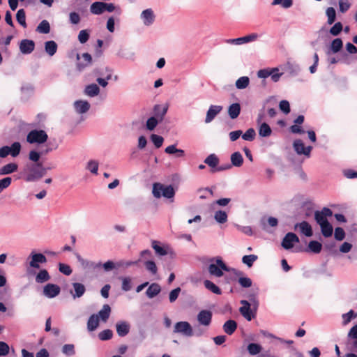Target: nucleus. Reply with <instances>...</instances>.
<instances>
[{
  "instance_id": "35",
  "label": "nucleus",
  "mask_w": 357,
  "mask_h": 357,
  "mask_svg": "<svg viewBox=\"0 0 357 357\" xmlns=\"http://www.w3.org/2000/svg\"><path fill=\"white\" fill-rule=\"evenodd\" d=\"M236 275L240 276L238 280V282L242 287L248 288L252 286V280L250 278L241 276L243 275V273L241 271H237L236 273Z\"/></svg>"
},
{
  "instance_id": "58",
  "label": "nucleus",
  "mask_w": 357,
  "mask_h": 357,
  "mask_svg": "<svg viewBox=\"0 0 357 357\" xmlns=\"http://www.w3.org/2000/svg\"><path fill=\"white\" fill-rule=\"evenodd\" d=\"M145 267L147 271L155 275L157 273L158 268L155 263L152 260H146L144 262Z\"/></svg>"
},
{
  "instance_id": "9",
  "label": "nucleus",
  "mask_w": 357,
  "mask_h": 357,
  "mask_svg": "<svg viewBox=\"0 0 357 357\" xmlns=\"http://www.w3.org/2000/svg\"><path fill=\"white\" fill-rule=\"evenodd\" d=\"M333 215L332 211L326 207L322 208L321 211H316L314 212V219L319 225L328 222L327 218Z\"/></svg>"
},
{
  "instance_id": "57",
  "label": "nucleus",
  "mask_w": 357,
  "mask_h": 357,
  "mask_svg": "<svg viewBox=\"0 0 357 357\" xmlns=\"http://www.w3.org/2000/svg\"><path fill=\"white\" fill-rule=\"evenodd\" d=\"M86 169L92 174H97L98 169V162L93 160H89L87 162Z\"/></svg>"
},
{
  "instance_id": "36",
  "label": "nucleus",
  "mask_w": 357,
  "mask_h": 357,
  "mask_svg": "<svg viewBox=\"0 0 357 357\" xmlns=\"http://www.w3.org/2000/svg\"><path fill=\"white\" fill-rule=\"evenodd\" d=\"M45 50L47 54L52 56L57 50V44L54 40H49L45 43Z\"/></svg>"
},
{
  "instance_id": "21",
  "label": "nucleus",
  "mask_w": 357,
  "mask_h": 357,
  "mask_svg": "<svg viewBox=\"0 0 357 357\" xmlns=\"http://www.w3.org/2000/svg\"><path fill=\"white\" fill-rule=\"evenodd\" d=\"M73 291H71L70 294L74 298L82 297L86 291L85 286L79 282L73 283Z\"/></svg>"
},
{
  "instance_id": "5",
  "label": "nucleus",
  "mask_w": 357,
  "mask_h": 357,
  "mask_svg": "<svg viewBox=\"0 0 357 357\" xmlns=\"http://www.w3.org/2000/svg\"><path fill=\"white\" fill-rule=\"evenodd\" d=\"M215 264H211L208 266V272L211 275L220 278L223 275V271H229V268L220 257H217L215 259Z\"/></svg>"
},
{
  "instance_id": "11",
  "label": "nucleus",
  "mask_w": 357,
  "mask_h": 357,
  "mask_svg": "<svg viewBox=\"0 0 357 357\" xmlns=\"http://www.w3.org/2000/svg\"><path fill=\"white\" fill-rule=\"evenodd\" d=\"M295 151L298 155H305L309 156L312 149V146H309L305 147L303 142L301 139H296L293 144Z\"/></svg>"
},
{
  "instance_id": "23",
  "label": "nucleus",
  "mask_w": 357,
  "mask_h": 357,
  "mask_svg": "<svg viewBox=\"0 0 357 357\" xmlns=\"http://www.w3.org/2000/svg\"><path fill=\"white\" fill-rule=\"evenodd\" d=\"M111 313V307L108 304L103 305L102 309L98 312V314H96L98 316V319L102 321L103 322H106Z\"/></svg>"
},
{
  "instance_id": "33",
  "label": "nucleus",
  "mask_w": 357,
  "mask_h": 357,
  "mask_svg": "<svg viewBox=\"0 0 357 357\" xmlns=\"http://www.w3.org/2000/svg\"><path fill=\"white\" fill-rule=\"evenodd\" d=\"M258 132L260 137H268L271 136L272 130L268 123H262L259 127Z\"/></svg>"
},
{
  "instance_id": "64",
  "label": "nucleus",
  "mask_w": 357,
  "mask_h": 357,
  "mask_svg": "<svg viewBox=\"0 0 357 357\" xmlns=\"http://www.w3.org/2000/svg\"><path fill=\"white\" fill-rule=\"evenodd\" d=\"M89 38V33L88 30H81L78 34V40L80 43L84 44Z\"/></svg>"
},
{
  "instance_id": "6",
  "label": "nucleus",
  "mask_w": 357,
  "mask_h": 357,
  "mask_svg": "<svg viewBox=\"0 0 357 357\" xmlns=\"http://www.w3.org/2000/svg\"><path fill=\"white\" fill-rule=\"evenodd\" d=\"M174 333L181 334L185 337H192L194 335L193 328L190 324L185 321L176 322L174 327Z\"/></svg>"
},
{
  "instance_id": "62",
  "label": "nucleus",
  "mask_w": 357,
  "mask_h": 357,
  "mask_svg": "<svg viewBox=\"0 0 357 357\" xmlns=\"http://www.w3.org/2000/svg\"><path fill=\"white\" fill-rule=\"evenodd\" d=\"M151 139L152 142L154 144L155 146L158 149L160 148L162 145V143L164 141V139L162 137L155 135V134H152L151 135Z\"/></svg>"
},
{
  "instance_id": "8",
  "label": "nucleus",
  "mask_w": 357,
  "mask_h": 357,
  "mask_svg": "<svg viewBox=\"0 0 357 357\" xmlns=\"http://www.w3.org/2000/svg\"><path fill=\"white\" fill-rule=\"evenodd\" d=\"M212 316L211 311L202 310L197 314V319L200 326L208 328L211 324Z\"/></svg>"
},
{
  "instance_id": "55",
  "label": "nucleus",
  "mask_w": 357,
  "mask_h": 357,
  "mask_svg": "<svg viewBox=\"0 0 357 357\" xmlns=\"http://www.w3.org/2000/svg\"><path fill=\"white\" fill-rule=\"evenodd\" d=\"M257 256L255 255H245L242 258V261L248 267H251L252 266L253 263L257 259Z\"/></svg>"
},
{
  "instance_id": "59",
  "label": "nucleus",
  "mask_w": 357,
  "mask_h": 357,
  "mask_svg": "<svg viewBox=\"0 0 357 357\" xmlns=\"http://www.w3.org/2000/svg\"><path fill=\"white\" fill-rule=\"evenodd\" d=\"M152 248L154 249L155 252L160 256H165L167 254L166 250L164 248L159 245L158 243L156 241H153L152 242Z\"/></svg>"
},
{
  "instance_id": "56",
  "label": "nucleus",
  "mask_w": 357,
  "mask_h": 357,
  "mask_svg": "<svg viewBox=\"0 0 357 357\" xmlns=\"http://www.w3.org/2000/svg\"><path fill=\"white\" fill-rule=\"evenodd\" d=\"M112 336L113 332L109 329H105L98 333V338L102 341L109 340Z\"/></svg>"
},
{
  "instance_id": "27",
  "label": "nucleus",
  "mask_w": 357,
  "mask_h": 357,
  "mask_svg": "<svg viewBox=\"0 0 357 357\" xmlns=\"http://www.w3.org/2000/svg\"><path fill=\"white\" fill-rule=\"evenodd\" d=\"M204 163L211 167L212 169H215L219 164V158L215 153H211L205 158Z\"/></svg>"
},
{
  "instance_id": "50",
  "label": "nucleus",
  "mask_w": 357,
  "mask_h": 357,
  "mask_svg": "<svg viewBox=\"0 0 357 357\" xmlns=\"http://www.w3.org/2000/svg\"><path fill=\"white\" fill-rule=\"evenodd\" d=\"M16 19L21 26H22L23 27L26 26V14L24 9H20L17 10L16 14Z\"/></svg>"
},
{
  "instance_id": "29",
  "label": "nucleus",
  "mask_w": 357,
  "mask_h": 357,
  "mask_svg": "<svg viewBox=\"0 0 357 357\" xmlns=\"http://www.w3.org/2000/svg\"><path fill=\"white\" fill-rule=\"evenodd\" d=\"M36 282L42 284L50 280V275L46 269L40 270L36 275Z\"/></svg>"
},
{
  "instance_id": "41",
  "label": "nucleus",
  "mask_w": 357,
  "mask_h": 357,
  "mask_svg": "<svg viewBox=\"0 0 357 357\" xmlns=\"http://www.w3.org/2000/svg\"><path fill=\"white\" fill-rule=\"evenodd\" d=\"M36 31L40 33H49L50 31V25L47 20H43L37 26Z\"/></svg>"
},
{
  "instance_id": "19",
  "label": "nucleus",
  "mask_w": 357,
  "mask_h": 357,
  "mask_svg": "<svg viewBox=\"0 0 357 357\" xmlns=\"http://www.w3.org/2000/svg\"><path fill=\"white\" fill-rule=\"evenodd\" d=\"M74 107L77 113L84 114L89 110L91 105L88 101L79 100L74 102Z\"/></svg>"
},
{
  "instance_id": "44",
  "label": "nucleus",
  "mask_w": 357,
  "mask_h": 357,
  "mask_svg": "<svg viewBox=\"0 0 357 357\" xmlns=\"http://www.w3.org/2000/svg\"><path fill=\"white\" fill-rule=\"evenodd\" d=\"M300 67L298 64H294L288 62L286 66L287 72L291 76H296L300 72Z\"/></svg>"
},
{
  "instance_id": "42",
  "label": "nucleus",
  "mask_w": 357,
  "mask_h": 357,
  "mask_svg": "<svg viewBox=\"0 0 357 357\" xmlns=\"http://www.w3.org/2000/svg\"><path fill=\"white\" fill-rule=\"evenodd\" d=\"M197 192L201 199H205L208 198L209 196L213 195V190L210 188H200L197 190Z\"/></svg>"
},
{
  "instance_id": "43",
  "label": "nucleus",
  "mask_w": 357,
  "mask_h": 357,
  "mask_svg": "<svg viewBox=\"0 0 357 357\" xmlns=\"http://www.w3.org/2000/svg\"><path fill=\"white\" fill-rule=\"evenodd\" d=\"M248 351L249 352V354L250 355H257V354H260L261 350H262V347L259 344H257V343H250L248 345Z\"/></svg>"
},
{
  "instance_id": "1",
  "label": "nucleus",
  "mask_w": 357,
  "mask_h": 357,
  "mask_svg": "<svg viewBox=\"0 0 357 357\" xmlns=\"http://www.w3.org/2000/svg\"><path fill=\"white\" fill-rule=\"evenodd\" d=\"M47 169L44 167L42 163H29L24 167L26 174L25 180L28 182H33L40 179L47 172Z\"/></svg>"
},
{
  "instance_id": "53",
  "label": "nucleus",
  "mask_w": 357,
  "mask_h": 357,
  "mask_svg": "<svg viewBox=\"0 0 357 357\" xmlns=\"http://www.w3.org/2000/svg\"><path fill=\"white\" fill-rule=\"evenodd\" d=\"M322 245L317 241H311L308 244L309 250L314 253H319L321 250Z\"/></svg>"
},
{
  "instance_id": "45",
  "label": "nucleus",
  "mask_w": 357,
  "mask_h": 357,
  "mask_svg": "<svg viewBox=\"0 0 357 357\" xmlns=\"http://www.w3.org/2000/svg\"><path fill=\"white\" fill-rule=\"evenodd\" d=\"M160 122L161 121H159L156 117L151 116L146 121V128L149 131H152L156 128Z\"/></svg>"
},
{
  "instance_id": "22",
  "label": "nucleus",
  "mask_w": 357,
  "mask_h": 357,
  "mask_svg": "<svg viewBox=\"0 0 357 357\" xmlns=\"http://www.w3.org/2000/svg\"><path fill=\"white\" fill-rule=\"evenodd\" d=\"M18 165L15 162L8 163L0 168V175H7L17 172Z\"/></svg>"
},
{
  "instance_id": "12",
  "label": "nucleus",
  "mask_w": 357,
  "mask_h": 357,
  "mask_svg": "<svg viewBox=\"0 0 357 357\" xmlns=\"http://www.w3.org/2000/svg\"><path fill=\"white\" fill-rule=\"evenodd\" d=\"M19 48L23 54H29L34 50L35 43L32 40H22L20 43Z\"/></svg>"
},
{
  "instance_id": "20",
  "label": "nucleus",
  "mask_w": 357,
  "mask_h": 357,
  "mask_svg": "<svg viewBox=\"0 0 357 357\" xmlns=\"http://www.w3.org/2000/svg\"><path fill=\"white\" fill-rule=\"evenodd\" d=\"M299 228L300 231L307 237H310L312 236V229L311 225L306 221H303L300 223H297L295 225V229Z\"/></svg>"
},
{
  "instance_id": "18",
  "label": "nucleus",
  "mask_w": 357,
  "mask_h": 357,
  "mask_svg": "<svg viewBox=\"0 0 357 357\" xmlns=\"http://www.w3.org/2000/svg\"><path fill=\"white\" fill-rule=\"evenodd\" d=\"M258 38V35L257 33H251L250 35L235 38V39H229L227 40L228 43L234 44V45H242L244 43H247L249 42H252Z\"/></svg>"
},
{
  "instance_id": "15",
  "label": "nucleus",
  "mask_w": 357,
  "mask_h": 357,
  "mask_svg": "<svg viewBox=\"0 0 357 357\" xmlns=\"http://www.w3.org/2000/svg\"><path fill=\"white\" fill-rule=\"evenodd\" d=\"M60 293V287L54 284H47L43 288V294L47 298H54Z\"/></svg>"
},
{
  "instance_id": "26",
  "label": "nucleus",
  "mask_w": 357,
  "mask_h": 357,
  "mask_svg": "<svg viewBox=\"0 0 357 357\" xmlns=\"http://www.w3.org/2000/svg\"><path fill=\"white\" fill-rule=\"evenodd\" d=\"M99 321L98 316L93 314L91 315L87 321V329L89 331L91 332L95 331L99 326Z\"/></svg>"
},
{
  "instance_id": "40",
  "label": "nucleus",
  "mask_w": 357,
  "mask_h": 357,
  "mask_svg": "<svg viewBox=\"0 0 357 357\" xmlns=\"http://www.w3.org/2000/svg\"><path fill=\"white\" fill-rule=\"evenodd\" d=\"M204 287L208 290L211 291L213 294H215L218 295H220L222 294L220 289L216 284H215L213 282H212L211 281H210L208 280H206L204 282Z\"/></svg>"
},
{
  "instance_id": "3",
  "label": "nucleus",
  "mask_w": 357,
  "mask_h": 357,
  "mask_svg": "<svg viewBox=\"0 0 357 357\" xmlns=\"http://www.w3.org/2000/svg\"><path fill=\"white\" fill-rule=\"evenodd\" d=\"M152 193L154 197L158 199L162 197L167 199H173L175 195V190L171 185H165L160 183H155L153 185Z\"/></svg>"
},
{
  "instance_id": "4",
  "label": "nucleus",
  "mask_w": 357,
  "mask_h": 357,
  "mask_svg": "<svg viewBox=\"0 0 357 357\" xmlns=\"http://www.w3.org/2000/svg\"><path fill=\"white\" fill-rule=\"evenodd\" d=\"M48 135L43 130H32L26 135V142L29 144H42L47 142Z\"/></svg>"
},
{
  "instance_id": "24",
  "label": "nucleus",
  "mask_w": 357,
  "mask_h": 357,
  "mask_svg": "<svg viewBox=\"0 0 357 357\" xmlns=\"http://www.w3.org/2000/svg\"><path fill=\"white\" fill-rule=\"evenodd\" d=\"M167 105L162 106L160 105H155L153 108L155 112L154 117H156L159 121H162L167 114Z\"/></svg>"
},
{
  "instance_id": "17",
  "label": "nucleus",
  "mask_w": 357,
  "mask_h": 357,
  "mask_svg": "<svg viewBox=\"0 0 357 357\" xmlns=\"http://www.w3.org/2000/svg\"><path fill=\"white\" fill-rule=\"evenodd\" d=\"M116 330L119 337H125L130 332V324L126 321H119L116 324Z\"/></svg>"
},
{
  "instance_id": "28",
  "label": "nucleus",
  "mask_w": 357,
  "mask_h": 357,
  "mask_svg": "<svg viewBox=\"0 0 357 357\" xmlns=\"http://www.w3.org/2000/svg\"><path fill=\"white\" fill-rule=\"evenodd\" d=\"M160 291V286L157 283H153L147 289L146 294L149 298H153L156 296Z\"/></svg>"
},
{
  "instance_id": "48",
  "label": "nucleus",
  "mask_w": 357,
  "mask_h": 357,
  "mask_svg": "<svg viewBox=\"0 0 357 357\" xmlns=\"http://www.w3.org/2000/svg\"><path fill=\"white\" fill-rule=\"evenodd\" d=\"M214 218L218 223L222 224L227 222V214L225 211L220 210L215 213Z\"/></svg>"
},
{
  "instance_id": "38",
  "label": "nucleus",
  "mask_w": 357,
  "mask_h": 357,
  "mask_svg": "<svg viewBox=\"0 0 357 357\" xmlns=\"http://www.w3.org/2000/svg\"><path fill=\"white\" fill-rule=\"evenodd\" d=\"M167 154H175L176 157L181 158L184 156V151L183 149H178L175 144L170 145L165 149Z\"/></svg>"
},
{
  "instance_id": "60",
  "label": "nucleus",
  "mask_w": 357,
  "mask_h": 357,
  "mask_svg": "<svg viewBox=\"0 0 357 357\" xmlns=\"http://www.w3.org/2000/svg\"><path fill=\"white\" fill-rule=\"evenodd\" d=\"M357 317V314H355L354 312L351 310L347 313L342 314L343 324H348L351 320Z\"/></svg>"
},
{
  "instance_id": "34",
  "label": "nucleus",
  "mask_w": 357,
  "mask_h": 357,
  "mask_svg": "<svg viewBox=\"0 0 357 357\" xmlns=\"http://www.w3.org/2000/svg\"><path fill=\"white\" fill-rule=\"evenodd\" d=\"M231 162L234 167H239L243 163V158L240 152H234L231 155Z\"/></svg>"
},
{
  "instance_id": "31",
  "label": "nucleus",
  "mask_w": 357,
  "mask_h": 357,
  "mask_svg": "<svg viewBox=\"0 0 357 357\" xmlns=\"http://www.w3.org/2000/svg\"><path fill=\"white\" fill-rule=\"evenodd\" d=\"M90 11L94 15H100L105 12V8L102 1H96L90 6Z\"/></svg>"
},
{
  "instance_id": "39",
  "label": "nucleus",
  "mask_w": 357,
  "mask_h": 357,
  "mask_svg": "<svg viewBox=\"0 0 357 357\" xmlns=\"http://www.w3.org/2000/svg\"><path fill=\"white\" fill-rule=\"evenodd\" d=\"M250 84V79L247 76H243L238 78L235 83V86L238 89L242 90L247 88Z\"/></svg>"
},
{
  "instance_id": "30",
  "label": "nucleus",
  "mask_w": 357,
  "mask_h": 357,
  "mask_svg": "<svg viewBox=\"0 0 357 357\" xmlns=\"http://www.w3.org/2000/svg\"><path fill=\"white\" fill-rule=\"evenodd\" d=\"M237 328V324L234 320H228L223 325V330L227 335H231Z\"/></svg>"
},
{
  "instance_id": "16",
  "label": "nucleus",
  "mask_w": 357,
  "mask_h": 357,
  "mask_svg": "<svg viewBox=\"0 0 357 357\" xmlns=\"http://www.w3.org/2000/svg\"><path fill=\"white\" fill-rule=\"evenodd\" d=\"M81 59H83V61H79L77 64V68L79 71L90 66L92 61V57L89 53H84L81 56L77 54V59L80 60Z\"/></svg>"
},
{
  "instance_id": "2",
  "label": "nucleus",
  "mask_w": 357,
  "mask_h": 357,
  "mask_svg": "<svg viewBox=\"0 0 357 357\" xmlns=\"http://www.w3.org/2000/svg\"><path fill=\"white\" fill-rule=\"evenodd\" d=\"M256 294L257 293H252L248 296L250 303L246 300L241 301L242 306L239 308V312L248 321H251L255 317V314L252 312L251 306H252L255 310L258 307L259 303L256 298Z\"/></svg>"
},
{
  "instance_id": "13",
  "label": "nucleus",
  "mask_w": 357,
  "mask_h": 357,
  "mask_svg": "<svg viewBox=\"0 0 357 357\" xmlns=\"http://www.w3.org/2000/svg\"><path fill=\"white\" fill-rule=\"evenodd\" d=\"M222 109L223 107L221 105H211L206 112L205 123H211L215 118V116L222 110Z\"/></svg>"
},
{
  "instance_id": "61",
  "label": "nucleus",
  "mask_w": 357,
  "mask_h": 357,
  "mask_svg": "<svg viewBox=\"0 0 357 357\" xmlns=\"http://www.w3.org/2000/svg\"><path fill=\"white\" fill-rule=\"evenodd\" d=\"M255 135V130L253 128H249L243 135H242V138L246 141H252L254 140Z\"/></svg>"
},
{
  "instance_id": "46",
  "label": "nucleus",
  "mask_w": 357,
  "mask_h": 357,
  "mask_svg": "<svg viewBox=\"0 0 357 357\" xmlns=\"http://www.w3.org/2000/svg\"><path fill=\"white\" fill-rule=\"evenodd\" d=\"M21 149L22 146L20 142H15L13 143L12 145L9 146L10 155L14 158L17 157L20 154Z\"/></svg>"
},
{
  "instance_id": "25",
  "label": "nucleus",
  "mask_w": 357,
  "mask_h": 357,
  "mask_svg": "<svg viewBox=\"0 0 357 357\" xmlns=\"http://www.w3.org/2000/svg\"><path fill=\"white\" fill-rule=\"evenodd\" d=\"M100 89L96 84L87 85L84 89L85 95L89 97L97 96L100 93Z\"/></svg>"
},
{
  "instance_id": "7",
  "label": "nucleus",
  "mask_w": 357,
  "mask_h": 357,
  "mask_svg": "<svg viewBox=\"0 0 357 357\" xmlns=\"http://www.w3.org/2000/svg\"><path fill=\"white\" fill-rule=\"evenodd\" d=\"M29 259V266L33 268H39L40 264L47 262L46 257L42 253H36L32 251L28 257Z\"/></svg>"
},
{
  "instance_id": "32",
  "label": "nucleus",
  "mask_w": 357,
  "mask_h": 357,
  "mask_svg": "<svg viewBox=\"0 0 357 357\" xmlns=\"http://www.w3.org/2000/svg\"><path fill=\"white\" fill-rule=\"evenodd\" d=\"M241 112V106L238 103H233L228 108V114L231 119H236Z\"/></svg>"
},
{
  "instance_id": "14",
  "label": "nucleus",
  "mask_w": 357,
  "mask_h": 357,
  "mask_svg": "<svg viewBox=\"0 0 357 357\" xmlns=\"http://www.w3.org/2000/svg\"><path fill=\"white\" fill-rule=\"evenodd\" d=\"M140 17L145 26H151L154 22L155 16L151 8H147L142 12Z\"/></svg>"
},
{
  "instance_id": "10",
  "label": "nucleus",
  "mask_w": 357,
  "mask_h": 357,
  "mask_svg": "<svg viewBox=\"0 0 357 357\" xmlns=\"http://www.w3.org/2000/svg\"><path fill=\"white\" fill-rule=\"evenodd\" d=\"M298 242L299 238L296 234L292 232H289L283 238L281 244L284 249L290 250L294 246L295 243Z\"/></svg>"
},
{
  "instance_id": "47",
  "label": "nucleus",
  "mask_w": 357,
  "mask_h": 357,
  "mask_svg": "<svg viewBox=\"0 0 357 357\" xmlns=\"http://www.w3.org/2000/svg\"><path fill=\"white\" fill-rule=\"evenodd\" d=\"M348 337L353 340V347L357 349V324L354 326L348 333Z\"/></svg>"
},
{
  "instance_id": "51",
  "label": "nucleus",
  "mask_w": 357,
  "mask_h": 357,
  "mask_svg": "<svg viewBox=\"0 0 357 357\" xmlns=\"http://www.w3.org/2000/svg\"><path fill=\"white\" fill-rule=\"evenodd\" d=\"M141 261V259H139L136 261H126V260H121L116 262L117 268H127L131 266H134L138 264Z\"/></svg>"
},
{
  "instance_id": "49",
  "label": "nucleus",
  "mask_w": 357,
  "mask_h": 357,
  "mask_svg": "<svg viewBox=\"0 0 357 357\" xmlns=\"http://www.w3.org/2000/svg\"><path fill=\"white\" fill-rule=\"evenodd\" d=\"M321 231L324 236L330 237L333 234V227L329 222L320 225Z\"/></svg>"
},
{
  "instance_id": "63",
  "label": "nucleus",
  "mask_w": 357,
  "mask_h": 357,
  "mask_svg": "<svg viewBox=\"0 0 357 357\" xmlns=\"http://www.w3.org/2000/svg\"><path fill=\"white\" fill-rule=\"evenodd\" d=\"M342 24L341 22H336L330 29V33L333 36H337L342 30Z\"/></svg>"
},
{
  "instance_id": "54",
  "label": "nucleus",
  "mask_w": 357,
  "mask_h": 357,
  "mask_svg": "<svg viewBox=\"0 0 357 357\" xmlns=\"http://www.w3.org/2000/svg\"><path fill=\"white\" fill-rule=\"evenodd\" d=\"M342 40L340 38H335L331 43V50L333 53H337L342 48Z\"/></svg>"
},
{
  "instance_id": "37",
  "label": "nucleus",
  "mask_w": 357,
  "mask_h": 357,
  "mask_svg": "<svg viewBox=\"0 0 357 357\" xmlns=\"http://www.w3.org/2000/svg\"><path fill=\"white\" fill-rule=\"evenodd\" d=\"M78 262L84 270L92 268L93 261L84 259L79 253L75 254Z\"/></svg>"
},
{
  "instance_id": "52",
  "label": "nucleus",
  "mask_w": 357,
  "mask_h": 357,
  "mask_svg": "<svg viewBox=\"0 0 357 357\" xmlns=\"http://www.w3.org/2000/svg\"><path fill=\"white\" fill-rule=\"evenodd\" d=\"M326 14L328 17L327 22L328 24H332L335 21L336 13L333 7H329L326 10Z\"/></svg>"
}]
</instances>
